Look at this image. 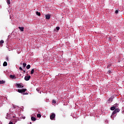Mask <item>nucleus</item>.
Listing matches in <instances>:
<instances>
[{"mask_svg":"<svg viewBox=\"0 0 124 124\" xmlns=\"http://www.w3.org/2000/svg\"><path fill=\"white\" fill-rule=\"evenodd\" d=\"M30 78H31V76H26L24 78L25 81H29V80H30Z\"/></svg>","mask_w":124,"mask_h":124,"instance_id":"nucleus-3","label":"nucleus"},{"mask_svg":"<svg viewBox=\"0 0 124 124\" xmlns=\"http://www.w3.org/2000/svg\"><path fill=\"white\" fill-rule=\"evenodd\" d=\"M115 13L116 14H118V13H119V11H118L117 10L115 11Z\"/></svg>","mask_w":124,"mask_h":124,"instance_id":"nucleus-24","label":"nucleus"},{"mask_svg":"<svg viewBox=\"0 0 124 124\" xmlns=\"http://www.w3.org/2000/svg\"><path fill=\"white\" fill-rule=\"evenodd\" d=\"M37 118H41V114H38L37 115Z\"/></svg>","mask_w":124,"mask_h":124,"instance_id":"nucleus-19","label":"nucleus"},{"mask_svg":"<svg viewBox=\"0 0 124 124\" xmlns=\"http://www.w3.org/2000/svg\"><path fill=\"white\" fill-rule=\"evenodd\" d=\"M56 30H57V31H60V27H57Z\"/></svg>","mask_w":124,"mask_h":124,"instance_id":"nucleus-23","label":"nucleus"},{"mask_svg":"<svg viewBox=\"0 0 124 124\" xmlns=\"http://www.w3.org/2000/svg\"><path fill=\"white\" fill-rule=\"evenodd\" d=\"M6 99H7V97H6Z\"/></svg>","mask_w":124,"mask_h":124,"instance_id":"nucleus-34","label":"nucleus"},{"mask_svg":"<svg viewBox=\"0 0 124 124\" xmlns=\"http://www.w3.org/2000/svg\"><path fill=\"white\" fill-rule=\"evenodd\" d=\"M21 119L25 120L26 119V117H22Z\"/></svg>","mask_w":124,"mask_h":124,"instance_id":"nucleus-26","label":"nucleus"},{"mask_svg":"<svg viewBox=\"0 0 124 124\" xmlns=\"http://www.w3.org/2000/svg\"><path fill=\"white\" fill-rule=\"evenodd\" d=\"M26 68H27V69H30V68H31V65L28 64V65L27 66Z\"/></svg>","mask_w":124,"mask_h":124,"instance_id":"nucleus-16","label":"nucleus"},{"mask_svg":"<svg viewBox=\"0 0 124 124\" xmlns=\"http://www.w3.org/2000/svg\"><path fill=\"white\" fill-rule=\"evenodd\" d=\"M3 66H7V62H4L3 64Z\"/></svg>","mask_w":124,"mask_h":124,"instance_id":"nucleus-13","label":"nucleus"},{"mask_svg":"<svg viewBox=\"0 0 124 124\" xmlns=\"http://www.w3.org/2000/svg\"><path fill=\"white\" fill-rule=\"evenodd\" d=\"M116 113H119L120 112V109L119 108H116L114 110Z\"/></svg>","mask_w":124,"mask_h":124,"instance_id":"nucleus-14","label":"nucleus"},{"mask_svg":"<svg viewBox=\"0 0 124 124\" xmlns=\"http://www.w3.org/2000/svg\"><path fill=\"white\" fill-rule=\"evenodd\" d=\"M56 117V115L55 113H52L50 116V120H54L55 119V117Z\"/></svg>","mask_w":124,"mask_h":124,"instance_id":"nucleus-2","label":"nucleus"},{"mask_svg":"<svg viewBox=\"0 0 124 124\" xmlns=\"http://www.w3.org/2000/svg\"><path fill=\"white\" fill-rule=\"evenodd\" d=\"M26 94H28V93H26Z\"/></svg>","mask_w":124,"mask_h":124,"instance_id":"nucleus-30","label":"nucleus"},{"mask_svg":"<svg viewBox=\"0 0 124 124\" xmlns=\"http://www.w3.org/2000/svg\"><path fill=\"white\" fill-rule=\"evenodd\" d=\"M36 90H37V91H38V89H37Z\"/></svg>","mask_w":124,"mask_h":124,"instance_id":"nucleus-33","label":"nucleus"},{"mask_svg":"<svg viewBox=\"0 0 124 124\" xmlns=\"http://www.w3.org/2000/svg\"><path fill=\"white\" fill-rule=\"evenodd\" d=\"M16 86L17 87V88H20L24 87L23 86L21 85V84H19V83H17L16 84Z\"/></svg>","mask_w":124,"mask_h":124,"instance_id":"nucleus-4","label":"nucleus"},{"mask_svg":"<svg viewBox=\"0 0 124 124\" xmlns=\"http://www.w3.org/2000/svg\"><path fill=\"white\" fill-rule=\"evenodd\" d=\"M116 113H117V112L114 110V111L112 112V114H111V116H110L111 118H112V117H113V116H114V115H115V114H116Z\"/></svg>","mask_w":124,"mask_h":124,"instance_id":"nucleus-11","label":"nucleus"},{"mask_svg":"<svg viewBox=\"0 0 124 124\" xmlns=\"http://www.w3.org/2000/svg\"><path fill=\"white\" fill-rule=\"evenodd\" d=\"M23 67H26V66H27V63H23Z\"/></svg>","mask_w":124,"mask_h":124,"instance_id":"nucleus-20","label":"nucleus"},{"mask_svg":"<svg viewBox=\"0 0 124 124\" xmlns=\"http://www.w3.org/2000/svg\"><path fill=\"white\" fill-rule=\"evenodd\" d=\"M9 124H13V122H10V123H9Z\"/></svg>","mask_w":124,"mask_h":124,"instance_id":"nucleus-27","label":"nucleus"},{"mask_svg":"<svg viewBox=\"0 0 124 124\" xmlns=\"http://www.w3.org/2000/svg\"><path fill=\"white\" fill-rule=\"evenodd\" d=\"M27 91V89H18L17 90V92L18 93H25V92H26Z\"/></svg>","mask_w":124,"mask_h":124,"instance_id":"nucleus-1","label":"nucleus"},{"mask_svg":"<svg viewBox=\"0 0 124 124\" xmlns=\"http://www.w3.org/2000/svg\"><path fill=\"white\" fill-rule=\"evenodd\" d=\"M10 78H11V79H16V77L14 75H10Z\"/></svg>","mask_w":124,"mask_h":124,"instance_id":"nucleus-7","label":"nucleus"},{"mask_svg":"<svg viewBox=\"0 0 124 124\" xmlns=\"http://www.w3.org/2000/svg\"><path fill=\"white\" fill-rule=\"evenodd\" d=\"M34 73V69H33L31 70V74H33Z\"/></svg>","mask_w":124,"mask_h":124,"instance_id":"nucleus-17","label":"nucleus"},{"mask_svg":"<svg viewBox=\"0 0 124 124\" xmlns=\"http://www.w3.org/2000/svg\"><path fill=\"white\" fill-rule=\"evenodd\" d=\"M112 100H113V97L109 98L108 100V103H110V102H112Z\"/></svg>","mask_w":124,"mask_h":124,"instance_id":"nucleus-9","label":"nucleus"},{"mask_svg":"<svg viewBox=\"0 0 124 124\" xmlns=\"http://www.w3.org/2000/svg\"><path fill=\"white\" fill-rule=\"evenodd\" d=\"M4 83H5V82L3 80L0 81V85H1L2 84H4Z\"/></svg>","mask_w":124,"mask_h":124,"instance_id":"nucleus-15","label":"nucleus"},{"mask_svg":"<svg viewBox=\"0 0 124 124\" xmlns=\"http://www.w3.org/2000/svg\"><path fill=\"white\" fill-rule=\"evenodd\" d=\"M108 120H105V123H108Z\"/></svg>","mask_w":124,"mask_h":124,"instance_id":"nucleus-28","label":"nucleus"},{"mask_svg":"<svg viewBox=\"0 0 124 124\" xmlns=\"http://www.w3.org/2000/svg\"><path fill=\"white\" fill-rule=\"evenodd\" d=\"M13 118H15V116H13Z\"/></svg>","mask_w":124,"mask_h":124,"instance_id":"nucleus-31","label":"nucleus"},{"mask_svg":"<svg viewBox=\"0 0 124 124\" xmlns=\"http://www.w3.org/2000/svg\"><path fill=\"white\" fill-rule=\"evenodd\" d=\"M31 121H33V122H35V121H36V118L35 117H32L31 118Z\"/></svg>","mask_w":124,"mask_h":124,"instance_id":"nucleus-10","label":"nucleus"},{"mask_svg":"<svg viewBox=\"0 0 124 124\" xmlns=\"http://www.w3.org/2000/svg\"><path fill=\"white\" fill-rule=\"evenodd\" d=\"M19 69H20V70H21V71H23V68H22V67H19Z\"/></svg>","mask_w":124,"mask_h":124,"instance_id":"nucleus-25","label":"nucleus"},{"mask_svg":"<svg viewBox=\"0 0 124 124\" xmlns=\"http://www.w3.org/2000/svg\"><path fill=\"white\" fill-rule=\"evenodd\" d=\"M116 105H114L112 107L110 108V110H111V111H114V110L116 109Z\"/></svg>","mask_w":124,"mask_h":124,"instance_id":"nucleus-6","label":"nucleus"},{"mask_svg":"<svg viewBox=\"0 0 124 124\" xmlns=\"http://www.w3.org/2000/svg\"><path fill=\"white\" fill-rule=\"evenodd\" d=\"M18 29L21 31H24V27H19Z\"/></svg>","mask_w":124,"mask_h":124,"instance_id":"nucleus-12","label":"nucleus"},{"mask_svg":"<svg viewBox=\"0 0 124 124\" xmlns=\"http://www.w3.org/2000/svg\"><path fill=\"white\" fill-rule=\"evenodd\" d=\"M7 1L8 4H10V0H7Z\"/></svg>","mask_w":124,"mask_h":124,"instance_id":"nucleus-22","label":"nucleus"},{"mask_svg":"<svg viewBox=\"0 0 124 124\" xmlns=\"http://www.w3.org/2000/svg\"><path fill=\"white\" fill-rule=\"evenodd\" d=\"M36 15H38V16H40L41 15L40 12H36Z\"/></svg>","mask_w":124,"mask_h":124,"instance_id":"nucleus-18","label":"nucleus"},{"mask_svg":"<svg viewBox=\"0 0 124 124\" xmlns=\"http://www.w3.org/2000/svg\"><path fill=\"white\" fill-rule=\"evenodd\" d=\"M52 103H53L54 104H56V100H52Z\"/></svg>","mask_w":124,"mask_h":124,"instance_id":"nucleus-21","label":"nucleus"},{"mask_svg":"<svg viewBox=\"0 0 124 124\" xmlns=\"http://www.w3.org/2000/svg\"><path fill=\"white\" fill-rule=\"evenodd\" d=\"M109 66H111V65H108V67H109Z\"/></svg>","mask_w":124,"mask_h":124,"instance_id":"nucleus-29","label":"nucleus"},{"mask_svg":"<svg viewBox=\"0 0 124 124\" xmlns=\"http://www.w3.org/2000/svg\"><path fill=\"white\" fill-rule=\"evenodd\" d=\"M30 124H31V122H30Z\"/></svg>","mask_w":124,"mask_h":124,"instance_id":"nucleus-32","label":"nucleus"},{"mask_svg":"<svg viewBox=\"0 0 124 124\" xmlns=\"http://www.w3.org/2000/svg\"><path fill=\"white\" fill-rule=\"evenodd\" d=\"M4 43V41L3 40H1L0 41V47H2V44Z\"/></svg>","mask_w":124,"mask_h":124,"instance_id":"nucleus-8","label":"nucleus"},{"mask_svg":"<svg viewBox=\"0 0 124 124\" xmlns=\"http://www.w3.org/2000/svg\"><path fill=\"white\" fill-rule=\"evenodd\" d=\"M51 18V15L48 14L46 15V20H49Z\"/></svg>","mask_w":124,"mask_h":124,"instance_id":"nucleus-5","label":"nucleus"}]
</instances>
